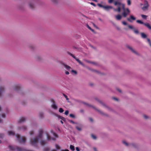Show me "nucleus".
I'll return each mask as SVG.
<instances>
[{
  "instance_id": "1",
  "label": "nucleus",
  "mask_w": 151,
  "mask_h": 151,
  "mask_svg": "<svg viewBox=\"0 0 151 151\" xmlns=\"http://www.w3.org/2000/svg\"><path fill=\"white\" fill-rule=\"evenodd\" d=\"M43 133V130L42 129L40 130L37 136L33 139H30V142L31 144L34 146L36 145L38 143V141L42 139Z\"/></svg>"
},
{
  "instance_id": "2",
  "label": "nucleus",
  "mask_w": 151,
  "mask_h": 151,
  "mask_svg": "<svg viewBox=\"0 0 151 151\" xmlns=\"http://www.w3.org/2000/svg\"><path fill=\"white\" fill-rule=\"evenodd\" d=\"M122 9L123 11L122 13V15L124 17H126L130 13V11L129 8H125V5L124 4H122Z\"/></svg>"
},
{
  "instance_id": "3",
  "label": "nucleus",
  "mask_w": 151,
  "mask_h": 151,
  "mask_svg": "<svg viewBox=\"0 0 151 151\" xmlns=\"http://www.w3.org/2000/svg\"><path fill=\"white\" fill-rule=\"evenodd\" d=\"M18 141L21 143H24L26 142V139L25 137H20V135L17 134L16 135Z\"/></svg>"
},
{
  "instance_id": "4",
  "label": "nucleus",
  "mask_w": 151,
  "mask_h": 151,
  "mask_svg": "<svg viewBox=\"0 0 151 151\" xmlns=\"http://www.w3.org/2000/svg\"><path fill=\"white\" fill-rule=\"evenodd\" d=\"M67 53L69 55L74 58L80 64L82 65L83 66H84V64L78 59L73 54L69 52H68Z\"/></svg>"
},
{
  "instance_id": "5",
  "label": "nucleus",
  "mask_w": 151,
  "mask_h": 151,
  "mask_svg": "<svg viewBox=\"0 0 151 151\" xmlns=\"http://www.w3.org/2000/svg\"><path fill=\"white\" fill-rule=\"evenodd\" d=\"M148 7V4L147 1H145L144 5L142 7V9L144 10H145L147 9Z\"/></svg>"
},
{
  "instance_id": "6",
  "label": "nucleus",
  "mask_w": 151,
  "mask_h": 151,
  "mask_svg": "<svg viewBox=\"0 0 151 151\" xmlns=\"http://www.w3.org/2000/svg\"><path fill=\"white\" fill-rule=\"evenodd\" d=\"M122 0H116V1H115L114 2V4L116 6L117 5H119V6H121L122 7V4H122L121 2Z\"/></svg>"
},
{
  "instance_id": "7",
  "label": "nucleus",
  "mask_w": 151,
  "mask_h": 151,
  "mask_svg": "<svg viewBox=\"0 0 151 151\" xmlns=\"http://www.w3.org/2000/svg\"><path fill=\"white\" fill-rule=\"evenodd\" d=\"M136 18L135 17H134L132 15L130 16L129 18H128L127 19L128 21H129L130 22H132V20H136Z\"/></svg>"
},
{
  "instance_id": "8",
  "label": "nucleus",
  "mask_w": 151,
  "mask_h": 151,
  "mask_svg": "<svg viewBox=\"0 0 151 151\" xmlns=\"http://www.w3.org/2000/svg\"><path fill=\"white\" fill-rule=\"evenodd\" d=\"M4 88L2 86L0 87V97L2 96V93L4 91Z\"/></svg>"
},
{
  "instance_id": "9",
  "label": "nucleus",
  "mask_w": 151,
  "mask_h": 151,
  "mask_svg": "<svg viewBox=\"0 0 151 151\" xmlns=\"http://www.w3.org/2000/svg\"><path fill=\"white\" fill-rule=\"evenodd\" d=\"M46 135L47 136V138L48 140H50V139H52L53 140H55V139L54 138H51L50 136L47 134H46Z\"/></svg>"
},
{
  "instance_id": "10",
  "label": "nucleus",
  "mask_w": 151,
  "mask_h": 151,
  "mask_svg": "<svg viewBox=\"0 0 151 151\" xmlns=\"http://www.w3.org/2000/svg\"><path fill=\"white\" fill-rule=\"evenodd\" d=\"M112 8H113L112 6H104V9H105L106 10H108L109 9H112Z\"/></svg>"
},
{
  "instance_id": "11",
  "label": "nucleus",
  "mask_w": 151,
  "mask_h": 151,
  "mask_svg": "<svg viewBox=\"0 0 151 151\" xmlns=\"http://www.w3.org/2000/svg\"><path fill=\"white\" fill-rule=\"evenodd\" d=\"M144 25L147 27L149 29H151V26L149 23H145Z\"/></svg>"
},
{
  "instance_id": "12",
  "label": "nucleus",
  "mask_w": 151,
  "mask_h": 151,
  "mask_svg": "<svg viewBox=\"0 0 151 151\" xmlns=\"http://www.w3.org/2000/svg\"><path fill=\"white\" fill-rule=\"evenodd\" d=\"M25 120V119L24 117H21L19 120V122L20 123H22L24 122Z\"/></svg>"
},
{
  "instance_id": "13",
  "label": "nucleus",
  "mask_w": 151,
  "mask_h": 151,
  "mask_svg": "<svg viewBox=\"0 0 151 151\" xmlns=\"http://www.w3.org/2000/svg\"><path fill=\"white\" fill-rule=\"evenodd\" d=\"M117 20H120L122 18V16L121 15L118 14L115 16Z\"/></svg>"
},
{
  "instance_id": "14",
  "label": "nucleus",
  "mask_w": 151,
  "mask_h": 151,
  "mask_svg": "<svg viewBox=\"0 0 151 151\" xmlns=\"http://www.w3.org/2000/svg\"><path fill=\"white\" fill-rule=\"evenodd\" d=\"M27 129V127L25 126H22L19 128V129L20 130H25Z\"/></svg>"
},
{
  "instance_id": "15",
  "label": "nucleus",
  "mask_w": 151,
  "mask_h": 151,
  "mask_svg": "<svg viewBox=\"0 0 151 151\" xmlns=\"http://www.w3.org/2000/svg\"><path fill=\"white\" fill-rule=\"evenodd\" d=\"M53 104L51 106L52 107L55 109H57V107L56 105L55 104L54 101V100L53 101Z\"/></svg>"
},
{
  "instance_id": "16",
  "label": "nucleus",
  "mask_w": 151,
  "mask_h": 151,
  "mask_svg": "<svg viewBox=\"0 0 151 151\" xmlns=\"http://www.w3.org/2000/svg\"><path fill=\"white\" fill-rule=\"evenodd\" d=\"M40 144L42 145H44L46 144V142L44 140H41L40 141Z\"/></svg>"
},
{
  "instance_id": "17",
  "label": "nucleus",
  "mask_w": 151,
  "mask_h": 151,
  "mask_svg": "<svg viewBox=\"0 0 151 151\" xmlns=\"http://www.w3.org/2000/svg\"><path fill=\"white\" fill-rule=\"evenodd\" d=\"M29 7L31 9H33L35 7V6L34 4H33V3L31 2L29 3Z\"/></svg>"
},
{
  "instance_id": "18",
  "label": "nucleus",
  "mask_w": 151,
  "mask_h": 151,
  "mask_svg": "<svg viewBox=\"0 0 151 151\" xmlns=\"http://www.w3.org/2000/svg\"><path fill=\"white\" fill-rule=\"evenodd\" d=\"M20 88V87L19 85H16L14 87V89L16 91H18Z\"/></svg>"
},
{
  "instance_id": "19",
  "label": "nucleus",
  "mask_w": 151,
  "mask_h": 151,
  "mask_svg": "<svg viewBox=\"0 0 151 151\" xmlns=\"http://www.w3.org/2000/svg\"><path fill=\"white\" fill-rule=\"evenodd\" d=\"M114 11H117L119 12H120L121 11V8L120 7L118 6L116 9H114Z\"/></svg>"
},
{
  "instance_id": "20",
  "label": "nucleus",
  "mask_w": 151,
  "mask_h": 151,
  "mask_svg": "<svg viewBox=\"0 0 151 151\" xmlns=\"http://www.w3.org/2000/svg\"><path fill=\"white\" fill-rule=\"evenodd\" d=\"M136 22L137 23H138L139 24H143L144 25V24L145 23L144 22H143L142 21L140 20H137L136 21Z\"/></svg>"
},
{
  "instance_id": "21",
  "label": "nucleus",
  "mask_w": 151,
  "mask_h": 151,
  "mask_svg": "<svg viewBox=\"0 0 151 151\" xmlns=\"http://www.w3.org/2000/svg\"><path fill=\"white\" fill-rule=\"evenodd\" d=\"M127 47L129 48V49L131 50L135 54H137V53L136 52L134 51L131 47L129 46H128Z\"/></svg>"
},
{
  "instance_id": "22",
  "label": "nucleus",
  "mask_w": 151,
  "mask_h": 151,
  "mask_svg": "<svg viewBox=\"0 0 151 151\" xmlns=\"http://www.w3.org/2000/svg\"><path fill=\"white\" fill-rule=\"evenodd\" d=\"M63 65L68 70H69L71 68V67L70 66L67 65H65L64 64H63Z\"/></svg>"
},
{
  "instance_id": "23",
  "label": "nucleus",
  "mask_w": 151,
  "mask_h": 151,
  "mask_svg": "<svg viewBox=\"0 0 151 151\" xmlns=\"http://www.w3.org/2000/svg\"><path fill=\"white\" fill-rule=\"evenodd\" d=\"M141 34L142 37L145 38L147 37L146 35L144 33H141Z\"/></svg>"
},
{
  "instance_id": "24",
  "label": "nucleus",
  "mask_w": 151,
  "mask_h": 151,
  "mask_svg": "<svg viewBox=\"0 0 151 151\" xmlns=\"http://www.w3.org/2000/svg\"><path fill=\"white\" fill-rule=\"evenodd\" d=\"M14 132L12 131H9L8 132V134L9 135H14Z\"/></svg>"
},
{
  "instance_id": "25",
  "label": "nucleus",
  "mask_w": 151,
  "mask_h": 151,
  "mask_svg": "<svg viewBox=\"0 0 151 151\" xmlns=\"http://www.w3.org/2000/svg\"><path fill=\"white\" fill-rule=\"evenodd\" d=\"M70 148L72 151H74L75 150L74 147L72 145H70Z\"/></svg>"
},
{
  "instance_id": "26",
  "label": "nucleus",
  "mask_w": 151,
  "mask_h": 151,
  "mask_svg": "<svg viewBox=\"0 0 151 151\" xmlns=\"http://www.w3.org/2000/svg\"><path fill=\"white\" fill-rule=\"evenodd\" d=\"M141 16L142 17V18L144 19H147V16L145 15L142 14L141 15Z\"/></svg>"
},
{
  "instance_id": "27",
  "label": "nucleus",
  "mask_w": 151,
  "mask_h": 151,
  "mask_svg": "<svg viewBox=\"0 0 151 151\" xmlns=\"http://www.w3.org/2000/svg\"><path fill=\"white\" fill-rule=\"evenodd\" d=\"M97 5L100 7H102L103 8H104V6L100 4H98Z\"/></svg>"
},
{
  "instance_id": "28",
  "label": "nucleus",
  "mask_w": 151,
  "mask_h": 151,
  "mask_svg": "<svg viewBox=\"0 0 151 151\" xmlns=\"http://www.w3.org/2000/svg\"><path fill=\"white\" fill-rule=\"evenodd\" d=\"M39 115V116H40V118H42L43 116V114L41 112V113H40Z\"/></svg>"
},
{
  "instance_id": "29",
  "label": "nucleus",
  "mask_w": 151,
  "mask_h": 151,
  "mask_svg": "<svg viewBox=\"0 0 151 151\" xmlns=\"http://www.w3.org/2000/svg\"><path fill=\"white\" fill-rule=\"evenodd\" d=\"M52 133L53 135L55 137H58V135L57 134H56L54 132H52Z\"/></svg>"
},
{
  "instance_id": "30",
  "label": "nucleus",
  "mask_w": 151,
  "mask_h": 151,
  "mask_svg": "<svg viewBox=\"0 0 151 151\" xmlns=\"http://www.w3.org/2000/svg\"><path fill=\"white\" fill-rule=\"evenodd\" d=\"M133 31H134V32L136 34H138L139 33V32L137 30L134 29H133Z\"/></svg>"
},
{
  "instance_id": "31",
  "label": "nucleus",
  "mask_w": 151,
  "mask_h": 151,
  "mask_svg": "<svg viewBox=\"0 0 151 151\" xmlns=\"http://www.w3.org/2000/svg\"><path fill=\"white\" fill-rule=\"evenodd\" d=\"M59 111L60 113H62L63 112L64 110L62 108H60L59 109Z\"/></svg>"
},
{
  "instance_id": "32",
  "label": "nucleus",
  "mask_w": 151,
  "mask_h": 151,
  "mask_svg": "<svg viewBox=\"0 0 151 151\" xmlns=\"http://www.w3.org/2000/svg\"><path fill=\"white\" fill-rule=\"evenodd\" d=\"M76 128L78 131H81V129L80 127L78 126H76Z\"/></svg>"
},
{
  "instance_id": "33",
  "label": "nucleus",
  "mask_w": 151,
  "mask_h": 151,
  "mask_svg": "<svg viewBox=\"0 0 151 151\" xmlns=\"http://www.w3.org/2000/svg\"><path fill=\"white\" fill-rule=\"evenodd\" d=\"M91 137L93 139H96V137L93 134L91 135Z\"/></svg>"
},
{
  "instance_id": "34",
  "label": "nucleus",
  "mask_w": 151,
  "mask_h": 151,
  "mask_svg": "<svg viewBox=\"0 0 151 151\" xmlns=\"http://www.w3.org/2000/svg\"><path fill=\"white\" fill-rule=\"evenodd\" d=\"M128 26L129 27V28L130 29H134V27L130 25H128Z\"/></svg>"
},
{
  "instance_id": "35",
  "label": "nucleus",
  "mask_w": 151,
  "mask_h": 151,
  "mask_svg": "<svg viewBox=\"0 0 151 151\" xmlns=\"http://www.w3.org/2000/svg\"><path fill=\"white\" fill-rule=\"evenodd\" d=\"M125 145H126L127 146H128V144L125 141H123L122 142Z\"/></svg>"
},
{
  "instance_id": "36",
  "label": "nucleus",
  "mask_w": 151,
  "mask_h": 151,
  "mask_svg": "<svg viewBox=\"0 0 151 151\" xmlns=\"http://www.w3.org/2000/svg\"><path fill=\"white\" fill-rule=\"evenodd\" d=\"M4 136V134L2 133H0V138H3Z\"/></svg>"
},
{
  "instance_id": "37",
  "label": "nucleus",
  "mask_w": 151,
  "mask_h": 151,
  "mask_svg": "<svg viewBox=\"0 0 151 151\" xmlns=\"http://www.w3.org/2000/svg\"><path fill=\"white\" fill-rule=\"evenodd\" d=\"M55 147L57 149H60V147L58 145H55Z\"/></svg>"
},
{
  "instance_id": "38",
  "label": "nucleus",
  "mask_w": 151,
  "mask_h": 151,
  "mask_svg": "<svg viewBox=\"0 0 151 151\" xmlns=\"http://www.w3.org/2000/svg\"><path fill=\"white\" fill-rule=\"evenodd\" d=\"M69 116L70 117L72 118H74L75 117V115L72 114H70Z\"/></svg>"
},
{
  "instance_id": "39",
  "label": "nucleus",
  "mask_w": 151,
  "mask_h": 151,
  "mask_svg": "<svg viewBox=\"0 0 151 151\" xmlns=\"http://www.w3.org/2000/svg\"><path fill=\"white\" fill-rule=\"evenodd\" d=\"M50 150L49 148L47 147L44 150V151H49Z\"/></svg>"
},
{
  "instance_id": "40",
  "label": "nucleus",
  "mask_w": 151,
  "mask_h": 151,
  "mask_svg": "<svg viewBox=\"0 0 151 151\" xmlns=\"http://www.w3.org/2000/svg\"><path fill=\"white\" fill-rule=\"evenodd\" d=\"M127 2L128 5H130L131 4V1L130 0H127Z\"/></svg>"
},
{
  "instance_id": "41",
  "label": "nucleus",
  "mask_w": 151,
  "mask_h": 151,
  "mask_svg": "<svg viewBox=\"0 0 151 151\" xmlns=\"http://www.w3.org/2000/svg\"><path fill=\"white\" fill-rule=\"evenodd\" d=\"M63 95L66 98V100H68L69 99L68 98L67 96L66 95H65L64 94H63Z\"/></svg>"
},
{
  "instance_id": "42",
  "label": "nucleus",
  "mask_w": 151,
  "mask_h": 151,
  "mask_svg": "<svg viewBox=\"0 0 151 151\" xmlns=\"http://www.w3.org/2000/svg\"><path fill=\"white\" fill-rule=\"evenodd\" d=\"M69 113V111L68 110L66 111L65 112V114L66 115H67Z\"/></svg>"
},
{
  "instance_id": "43",
  "label": "nucleus",
  "mask_w": 151,
  "mask_h": 151,
  "mask_svg": "<svg viewBox=\"0 0 151 151\" xmlns=\"http://www.w3.org/2000/svg\"><path fill=\"white\" fill-rule=\"evenodd\" d=\"M143 117L145 119H147L148 118V117L147 116L145 115H144Z\"/></svg>"
},
{
  "instance_id": "44",
  "label": "nucleus",
  "mask_w": 151,
  "mask_h": 151,
  "mask_svg": "<svg viewBox=\"0 0 151 151\" xmlns=\"http://www.w3.org/2000/svg\"><path fill=\"white\" fill-rule=\"evenodd\" d=\"M122 23L124 25H127V23L125 21L122 22Z\"/></svg>"
},
{
  "instance_id": "45",
  "label": "nucleus",
  "mask_w": 151,
  "mask_h": 151,
  "mask_svg": "<svg viewBox=\"0 0 151 151\" xmlns=\"http://www.w3.org/2000/svg\"><path fill=\"white\" fill-rule=\"evenodd\" d=\"M69 121L70 122V123H71L73 124H74L75 123V122H74V121H73V120H69Z\"/></svg>"
},
{
  "instance_id": "46",
  "label": "nucleus",
  "mask_w": 151,
  "mask_h": 151,
  "mask_svg": "<svg viewBox=\"0 0 151 151\" xmlns=\"http://www.w3.org/2000/svg\"><path fill=\"white\" fill-rule=\"evenodd\" d=\"M51 1L54 3H56L57 2V0H51Z\"/></svg>"
},
{
  "instance_id": "47",
  "label": "nucleus",
  "mask_w": 151,
  "mask_h": 151,
  "mask_svg": "<svg viewBox=\"0 0 151 151\" xmlns=\"http://www.w3.org/2000/svg\"><path fill=\"white\" fill-rule=\"evenodd\" d=\"M114 0H109L108 2L109 3H111Z\"/></svg>"
},
{
  "instance_id": "48",
  "label": "nucleus",
  "mask_w": 151,
  "mask_h": 151,
  "mask_svg": "<svg viewBox=\"0 0 151 151\" xmlns=\"http://www.w3.org/2000/svg\"><path fill=\"white\" fill-rule=\"evenodd\" d=\"M90 4H91V5H92L93 6H96V4L93 2H91L90 3Z\"/></svg>"
},
{
  "instance_id": "49",
  "label": "nucleus",
  "mask_w": 151,
  "mask_h": 151,
  "mask_svg": "<svg viewBox=\"0 0 151 151\" xmlns=\"http://www.w3.org/2000/svg\"><path fill=\"white\" fill-rule=\"evenodd\" d=\"M60 118L64 121L65 120V119L63 117L60 116Z\"/></svg>"
},
{
  "instance_id": "50",
  "label": "nucleus",
  "mask_w": 151,
  "mask_h": 151,
  "mask_svg": "<svg viewBox=\"0 0 151 151\" xmlns=\"http://www.w3.org/2000/svg\"><path fill=\"white\" fill-rule=\"evenodd\" d=\"M71 71L72 72L76 74L77 73V72L75 70H72Z\"/></svg>"
},
{
  "instance_id": "51",
  "label": "nucleus",
  "mask_w": 151,
  "mask_h": 151,
  "mask_svg": "<svg viewBox=\"0 0 151 151\" xmlns=\"http://www.w3.org/2000/svg\"><path fill=\"white\" fill-rule=\"evenodd\" d=\"M87 62H88V63H92L93 64H96V63H95L91 62H90V61H87Z\"/></svg>"
},
{
  "instance_id": "52",
  "label": "nucleus",
  "mask_w": 151,
  "mask_h": 151,
  "mask_svg": "<svg viewBox=\"0 0 151 151\" xmlns=\"http://www.w3.org/2000/svg\"><path fill=\"white\" fill-rule=\"evenodd\" d=\"M113 99L115 100H116V101H118V99L116 98L113 97Z\"/></svg>"
},
{
  "instance_id": "53",
  "label": "nucleus",
  "mask_w": 151,
  "mask_h": 151,
  "mask_svg": "<svg viewBox=\"0 0 151 151\" xmlns=\"http://www.w3.org/2000/svg\"><path fill=\"white\" fill-rule=\"evenodd\" d=\"M29 133L30 134V135H32V134H33L34 133V132L33 131H30V132H29Z\"/></svg>"
},
{
  "instance_id": "54",
  "label": "nucleus",
  "mask_w": 151,
  "mask_h": 151,
  "mask_svg": "<svg viewBox=\"0 0 151 151\" xmlns=\"http://www.w3.org/2000/svg\"><path fill=\"white\" fill-rule=\"evenodd\" d=\"M2 117L3 118H5V115L4 114H3L2 115Z\"/></svg>"
},
{
  "instance_id": "55",
  "label": "nucleus",
  "mask_w": 151,
  "mask_h": 151,
  "mask_svg": "<svg viewBox=\"0 0 151 151\" xmlns=\"http://www.w3.org/2000/svg\"><path fill=\"white\" fill-rule=\"evenodd\" d=\"M89 120L91 122H92L93 121V119L91 118H89Z\"/></svg>"
},
{
  "instance_id": "56",
  "label": "nucleus",
  "mask_w": 151,
  "mask_h": 151,
  "mask_svg": "<svg viewBox=\"0 0 151 151\" xmlns=\"http://www.w3.org/2000/svg\"><path fill=\"white\" fill-rule=\"evenodd\" d=\"M147 40L148 42H149V44H150V43H151V42H150V39H149L147 38Z\"/></svg>"
},
{
  "instance_id": "57",
  "label": "nucleus",
  "mask_w": 151,
  "mask_h": 151,
  "mask_svg": "<svg viewBox=\"0 0 151 151\" xmlns=\"http://www.w3.org/2000/svg\"><path fill=\"white\" fill-rule=\"evenodd\" d=\"M76 150L77 151H80V150L78 147H76Z\"/></svg>"
},
{
  "instance_id": "58",
  "label": "nucleus",
  "mask_w": 151,
  "mask_h": 151,
  "mask_svg": "<svg viewBox=\"0 0 151 151\" xmlns=\"http://www.w3.org/2000/svg\"><path fill=\"white\" fill-rule=\"evenodd\" d=\"M101 103L103 106H105V104H104L103 103H102V102H101V101H99Z\"/></svg>"
},
{
  "instance_id": "59",
  "label": "nucleus",
  "mask_w": 151,
  "mask_h": 151,
  "mask_svg": "<svg viewBox=\"0 0 151 151\" xmlns=\"http://www.w3.org/2000/svg\"><path fill=\"white\" fill-rule=\"evenodd\" d=\"M65 74L66 75H68L69 74V72L68 71H66L65 72Z\"/></svg>"
},
{
  "instance_id": "60",
  "label": "nucleus",
  "mask_w": 151,
  "mask_h": 151,
  "mask_svg": "<svg viewBox=\"0 0 151 151\" xmlns=\"http://www.w3.org/2000/svg\"><path fill=\"white\" fill-rule=\"evenodd\" d=\"M87 27H88V28L89 29H90V30H91V28L88 25L87 26Z\"/></svg>"
},
{
  "instance_id": "61",
  "label": "nucleus",
  "mask_w": 151,
  "mask_h": 151,
  "mask_svg": "<svg viewBox=\"0 0 151 151\" xmlns=\"http://www.w3.org/2000/svg\"><path fill=\"white\" fill-rule=\"evenodd\" d=\"M61 151H69L68 150V149H65V150H61Z\"/></svg>"
},
{
  "instance_id": "62",
  "label": "nucleus",
  "mask_w": 151,
  "mask_h": 151,
  "mask_svg": "<svg viewBox=\"0 0 151 151\" xmlns=\"http://www.w3.org/2000/svg\"><path fill=\"white\" fill-rule=\"evenodd\" d=\"M93 149L94 151H97L95 147H94Z\"/></svg>"
},
{
  "instance_id": "63",
  "label": "nucleus",
  "mask_w": 151,
  "mask_h": 151,
  "mask_svg": "<svg viewBox=\"0 0 151 151\" xmlns=\"http://www.w3.org/2000/svg\"><path fill=\"white\" fill-rule=\"evenodd\" d=\"M3 122V120L1 119H0V123H2Z\"/></svg>"
},
{
  "instance_id": "64",
  "label": "nucleus",
  "mask_w": 151,
  "mask_h": 151,
  "mask_svg": "<svg viewBox=\"0 0 151 151\" xmlns=\"http://www.w3.org/2000/svg\"><path fill=\"white\" fill-rule=\"evenodd\" d=\"M117 90L118 91H119V92H121V91L119 89H118Z\"/></svg>"
}]
</instances>
